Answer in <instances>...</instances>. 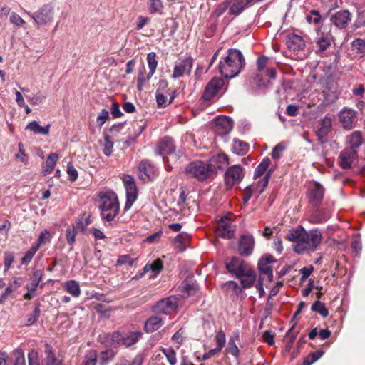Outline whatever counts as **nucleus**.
Returning a JSON list of instances; mask_svg holds the SVG:
<instances>
[{"instance_id": "5", "label": "nucleus", "mask_w": 365, "mask_h": 365, "mask_svg": "<svg viewBox=\"0 0 365 365\" xmlns=\"http://www.w3.org/2000/svg\"><path fill=\"white\" fill-rule=\"evenodd\" d=\"M179 299L175 296H170L159 300L153 307V311L158 314H170L178 307Z\"/></svg>"}, {"instance_id": "12", "label": "nucleus", "mask_w": 365, "mask_h": 365, "mask_svg": "<svg viewBox=\"0 0 365 365\" xmlns=\"http://www.w3.org/2000/svg\"><path fill=\"white\" fill-rule=\"evenodd\" d=\"M211 175L221 170L229 164L228 157L225 154H217L210 158L207 163Z\"/></svg>"}, {"instance_id": "3", "label": "nucleus", "mask_w": 365, "mask_h": 365, "mask_svg": "<svg viewBox=\"0 0 365 365\" xmlns=\"http://www.w3.org/2000/svg\"><path fill=\"white\" fill-rule=\"evenodd\" d=\"M98 197L101 217L108 222L113 221L120 211L117 195L112 191H105L101 192Z\"/></svg>"}, {"instance_id": "45", "label": "nucleus", "mask_w": 365, "mask_h": 365, "mask_svg": "<svg viewBox=\"0 0 365 365\" xmlns=\"http://www.w3.org/2000/svg\"><path fill=\"white\" fill-rule=\"evenodd\" d=\"M269 165V159L268 158H264L255 169L254 175L255 178L262 176L267 170Z\"/></svg>"}, {"instance_id": "9", "label": "nucleus", "mask_w": 365, "mask_h": 365, "mask_svg": "<svg viewBox=\"0 0 365 365\" xmlns=\"http://www.w3.org/2000/svg\"><path fill=\"white\" fill-rule=\"evenodd\" d=\"M53 7L51 4H45L36 12L28 13L38 25H44L53 21Z\"/></svg>"}, {"instance_id": "22", "label": "nucleus", "mask_w": 365, "mask_h": 365, "mask_svg": "<svg viewBox=\"0 0 365 365\" xmlns=\"http://www.w3.org/2000/svg\"><path fill=\"white\" fill-rule=\"evenodd\" d=\"M309 196L310 201L314 204H317L322 201L324 197V189L318 182H312L309 185Z\"/></svg>"}, {"instance_id": "61", "label": "nucleus", "mask_w": 365, "mask_h": 365, "mask_svg": "<svg viewBox=\"0 0 365 365\" xmlns=\"http://www.w3.org/2000/svg\"><path fill=\"white\" fill-rule=\"evenodd\" d=\"M276 75V71L274 68H268L267 70L264 71V73H263L262 81H261V83H257L260 86H266V78H268L267 81L269 82V79H274Z\"/></svg>"}, {"instance_id": "13", "label": "nucleus", "mask_w": 365, "mask_h": 365, "mask_svg": "<svg viewBox=\"0 0 365 365\" xmlns=\"http://www.w3.org/2000/svg\"><path fill=\"white\" fill-rule=\"evenodd\" d=\"M225 267L227 271L235 277H240L242 273L250 267L243 260L237 257H232L229 262H226Z\"/></svg>"}, {"instance_id": "7", "label": "nucleus", "mask_w": 365, "mask_h": 365, "mask_svg": "<svg viewBox=\"0 0 365 365\" xmlns=\"http://www.w3.org/2000/svg\"><path fill=\"white\" fill-rule=\"evenodd\" d=\"M236 225L232 220L226 216L220 218L215 226V235L217 237L230 239L234 236Z\"/></svg>"}, {"instance_id": "24", "label": "nucleus", "mask_w": 365, "mask_h": 365, "mask_svg": "<svg viewBox=\"0 0 365 365\" xmlns=\"http://www.w3.org/2000/svg\"><path fill=\"white\" fill-rule=\"evenodd\" d=\"M346 140L349 145V149L357 150L363 143L362 134L359 131H354L346 136Z\"/></svg>"}, {"instance_id": "25", "label": "nucleus", "mask_w": 365, "mask_h": 365, "mask_svg": "<svg viewBox=\"0 0 365 365\" xmlns=\"http://www.w3.org/2000/svg\"><path fill=\"white\" fill-rule=\"evenodd\" d=\"M239 251H252L255 247V239L252 235L246 234L240 236L238 242Z\"/></svg>"}, {"instance_id": "21", "label": "nucleus", "mask_w": 365, "mask_h": 365, "mask_svg": "<svg viewBox=\"0 0 365 365\" xmlns=\"http://www.w3.org/2000/svg\"><path fill=\"white\" fill-rule=\"evenodd\" d=\"M138 175L143 182L149 181L155 176V168L148 162L142 161L139 165Z\"/></svg>"}, {"instance_id": "38", "label": "nucleus", "mask_w": 365, "mask_h": 365, "mask_svg": "<svg viewBox=\"0 0 365 365\" xmlns=\"http://www.w3.org/2000/svg\"><path fill=\"white\" fill-rule=\"evenodd\" d=\"M267 63V58H266L264 56L259 57L257 59V69H258L259 73H258L255 77V81L257 83H261V81H262L263 73H264V68L266 67Z\"/></svg>"}, {"instance_id": "31", "label": "nucleus", "mask_w": 365, "mask_h": 365, "mask_svg": "<svg viewBox=\"0 0 365 365\" xmlns=\"http://www.w3.org/2000/svg\"><path fill=\"white\" fill-rule=\"evenodd\" d=\"M254 0H232L230 12L234 15L240 14Z\"/></svg>"}, {"instance_id": "56", "label": "nucleus", "mask_w": 365, "mask_h": 365, "mask_svg": "<svg viewBox=\"0 0 365 365\" xmlns=\"http://www.w3.org/2000/svg\"><path fill=\"white\" fill-rule=\"evenodd\" d=\"M46 358L43 360V365H58L57 359L51 350H46Z\"/></svg>"}, {"instance_id": "55", "label": "nucleus", "mask_w": 365, "mask_h": 365, "mask_svg": "<svg viewBox=\"0 0 365 365\" xmlns=\"http://www.w3.org/2000/svg\"><path fill=\"white\" fill-rule=\"evenodd\" d=\"M29 365H43V360L39 359L38 354L35 350H31L28 354Z\"/></svg>"}, {"instance_id": "1", "label": "nucleus", "mask_w": 365, "mask_h": 365, "mask_svg": "<svg viewBox=\"0 0 365 365\" xmlns=\"http://www.w3.org/2000/svg\"><path fill=\"white\" fill-rule=\"evenodd\" d=\"M287 239L295 243L294 251H300V250L317 248L322 242V235L319 229L316 228L307 232L302 226H297L288 231Z\"/></svg>"}, {"instance_id": "43", "label": "nucleus", "mask_w": 365, "mask_h": 365, "mask_svg": "<svg viewBox=\"0 0 365 365\" xmlns=\"http://www.w3.org/2000/svg\"><path fill=\"white\" fill-rule=\"evenodd\" d=\"M147 7L150 14L160 13L163 8V4L161 0H148Z\"/></svg>"}, {"instance_id": "52", "label": "nucleus", "mask_w": 365, "mask_h": 365, "mask_svg": "<svg viewBox=\"0 0 365 365\" xmlns=\"http://www.w3.org/2000/svg\"><path fill=\"white\" fill-rule=\"evenodd\" d=\"M156 102L159 107L165 106L169 105L174 98V96H171L170 100L168 101L166 96L161 93L159 89L156 91Z\"/></svg>"}, {"instance_id": "16", "label": "nucleus", "mask_w": 365, "mask_h": 365, "mask_svg": "<svg viewBox=\"0 0 365 365\" xmlns=\"http://www.w3.org/2000/svg\"><path fill=\"white\" fill-rule=\"evenodd\" d=\"M224 82L220 78H213L207 85L203 93V98L210 100L222 88Z\"/></svg>"}, {"instance_id": "47", "label": "nucleus", "mask_w": 365, "mask_h": 365, "mask_svg": "<svg viewBox=\"0 0 365 365\" xmlns=\"http://www.w3.org/2000/svg\"><path fill=\"white\" fill-rule=\"evenodd\" d=\"M14 358L12 365H26L24 354L22 350L16 349L12 353Z\"/></svg>"}, {"instance_id": "4", "label": "nucleus", "mask_w": 365, "mask_h": 365, "mask_svg": "<svg viewBox=\"0 0 365 365\" xmlns=\"http://www.w3.org/2000/svg\"><path fill=\"white\" fill-rule=\"evenodd\" d=\"M185 174L188 177L196 178L200 181L206 180L212 175L209 165L202 160H195L189 163L185 168Z\"/></svg>"}, {"instance_id": "11", "label": "nucleus", "mask_w": 365, "mask_h": 365, "mask_svg": "<svg viewBox=\"0 0 365 365\" xmlns=\"http://www.w3.org/2000/svg\"><path fill=\"white\" fill-rule=\"evenodd\" d=\"M244 174L241 166L233 165L227 168L225 175L226 185L231 188L235 184L239 183L243 178Z\"/></svg>"}, {"instance_id": "14", "label": "nucleus", "mask_w": 365, "mask_h": 365, "mask_svg": "<svg viewBox=\"0 0 365 365\" xmlns=\"http://www.w3.org/2000/svg\"><path fill=\"white\" fill-rule=\"evenodd\" d=\"M357 158V150L346 148L340 153L339 165L342 168H349L356 163Z\"/></svg>"}, {"instance_id": "35", "label": "nucleus", "mask_w": 365, "mask_h": 365, "mask_svg": "<svg viewBox=\"0 0 365 365\" xmlns=\"http://www.w3.org/2000/svg\"><path fill=\"white\" fill-rule=\"evenodd\" d=\"M115 356V352L112 349H107L100 353L98 361L100 365H107Z\"/></svg>"}, {"instance_id": "64", "label": "nucleus", "mask_w": 365, "mask_h": 365, "mask_svg": "<svg viewBox=\"0 0 365 365\" xmlns=\"http://www.w3.org/2000/svg\"><path fill=\"white\" fill-rule=\"evenodd\" d=\"M108 111L106 109H103L101 113L98 115L96 120L98 126L101 128L103 125L106 123V121L108 120Z\"/></svg>"}, {"instance_id": "20", "label": "nucleus", "mask_w": 365, "mask_h": 365, "mask_svg": "<svg viewBox=\"0 0 365 365\" xmlns=\"http://www.w3.org/2000/svg\"><path fill=\"white\" fill-rule=\"evenodd\" d=\"M332 129V120L330 117L326 115L320 119L318 124V129L316 132L319 139L325 138Z\"/></svg>"}, {"instance_id": "10", "label": "nucleus", "mask_w": 365, "mask_h": 365, "mask_svg": "<svg viewBox=\"0 0 365 365\" xmlns=\"http://www.w3.org/2000/svg\"><path fill=\"white\" fill-rule=\"evenodd\" d=\"M339 120L344 129L351 130L357 123V113L352 108L344 107L339 113Z\"/></svg>"}, {"instance_id": "23", "label": "nucleus", "mask_w": 365, "mask_h": 365, "mask_svg": "<svg viewBox=\"0 0 365 365\" xmlns=\"http://www.w3.org/2000/svg\"><path fill=\"white\" fill-rule=\"evenodd\" d=\"M236 277L240 279L242 288L248 289L253 286L256 280V274L252 269L248 267L240 277Z\"/></svg>"}, {"instance_id": "28", "label": "nucleus", "mask_w": 365, "mask_h": 365, "mask_svg": "<svg viewBox=\"0 0 365 365\" xmlns=\"http://www.w3.org/2000/svg\"><path fill=\"white\" fill-rule=\"evenodd\" d=\"M50 127V124H47L46 126H41L38 122L34 120L26 126V130H30L34 134L46 135L49 133Z\"/></svg>"}, {"instance_id": "39", "label": "nucleus", "mask_w": 365, "mask_h": 365, "mask_svg": "<svg viewBox=\"0 0 365 365\" xmlns=\"http://www.w3.org/2000/svg\"><path fill=\"white\" fill-rule=\"evenodd\" d=\"M40 313H41L40 304L36 303L34 312L31 314H28L26 317V324H25L26 326H31V325L34 324L38 320V319L40 316Z\"/></svg>"}, {"instance_id": "62", "label": "nucleus", "mask_w": 365, "mask_h": 365, "mask_svg": "<svg viewBox=\"0 0 365 365\" xmlns=\"http://www.w3.org/2000/svg\"><path fill=\"white\" fill-rule=\"evenodd\" d=\"M10 21L11 24L17 27H21L24 25V20L16 13L13 12L10 15Z\"/></svg>"}, {"instance_id": "40", "label": "nucleus", "mask_w": 365, "mask_h": 365, "mask_svg": "<svg viewBox=\"0 0 365 365\" xmlns=\"http://www.w3.org/2000/svg\"><path fill=\"white\" fill-rule=\"evenodd\" d=\"M98 354L97 351L91 349L84 356L81 365H96L97 362Z\"/></svg>"}, {"instance_id": "51", "label": "nucleus", "mask_w": 365, "mask_h": 365, "mask_svg": "<svg viewBox=\"0 0 365 365\" xmlns=\"http://www.w3.org/2000/svg\"><path fill=\"white\" fill-rule=\"evenodd\" d=\"M306 20L309 24L313 23L314 24H318L322 20V16L318 11L313 9L310 11L308 15H307Z\"/></svg>"}, {"instance_id": "57", "label": "nucleus", "mask_w": 365, "mask_h": 365, "mask_svg": "<svg viewBox=\"0 0 365 365\" xmlns=\"http://www.w3.org/2000/svg\"><path fill=\"white\" fill-rule=\"evenodd\" d=\"M351 45L353 49L357 53H365V40L357 38L352 42Z\"/></svg>"}, {"instance_id": "29", "label": "nucleus", "mask_w": 365, "mask_h": 365, "mask_svg": "<svg viewBox=\"0 0 365 365\" xmlns=\"http://www.w3.org/2000/svg\"><path fill=\"white\" fill-rule=\"evenodd\" d=\"M143 336V333L139 331H131L123 335L122 345L130 347L135 344Z\"/></svg>"}, {"instance_id": "37", "label": "nucleus", "mask_w": 365, "mask_h": 365, "mask_svg": "<svg viewBox=\"0 0 365 365\" xmlns=\"http://www.w3.org/2000/svg\"><path fill=\"white\" fill-rule=\"evenodd\" d=\"M147 61L149 68V73L148 74V78H150L154 74L157 66L158 61L156 60V54L154 52H150L147 55Z\"/></svg>"}, {"instance_id": "15", "label": "nucleus", "mask_w": 365, "mask_h": 365, "mask_svg": "<svg viewBox=\"0 0 365 365\" xmlns=\"http://www.w3.org/2000/svg\"><path fill=\"white\" fill-rule=\"evenodd\" d=\"M192 59L191 58H186L177 62L175 65L173 78H178L185 74H189L192 68Z\"/></svg>"}, {"instance_id": "50", "label": "nucleus", "mask_w": 365, "mask_h": 365, "mask_svg": "<svg viewBox=\"0 0 365 365\" xmlns=\"http://www.w3.org/2000/svg\"><path fill=\"white\" fill-rule=\"evenodd\" d=\"M162 351L166 357L170 365H175L177 363L176 353L173 349H163Z\"/></svg>"}, {"instance_id": "32", "label": "nucleus", "mask_w": 365, "mask_h": 365, "mask_svg": "<svg viewBox=\"0 0 365 365\" xmlns=\"http://www.w3.org/2000/svg\"><path fill=\"white\" fill-rule=\"evenodd\" d=\"M63 287L65 290L75 298H77L81 295V291L80 285L78 282L75 280H68L65 282Z\"/></svg>"}, {"instance_id": "49", "label": "nucleus", "mask_w": 365, "mask_h": 365, "mask_svg": "<svg viewBox=\"0 0 365 365\" xmlns=\"http://www.w3.org/2000/svg\"><path fill=\"white\" fill-rule=\"evenodd\" d=\"M226 351L228 354L232 355L235 359H238L240 356V349L234 341V338H230Z\"/></svg>"}, {"instance_id": "58", "label": "nucleus", "mask_w": 365, "mask_h": 365, "mask_svg": "<svg viewBox=\"0 0 365 365\" xmlns=\"http://www.w3.org/2000/svg\"><path fill=\"white\" fill-rule=\"evenodd\" d=\"M110 344L111 346L122 344L123 335L118 331H114L108 335Z\"/></svg>"}, {"instance_id": "6", "label": "nucleus", "mask_w": 365, "mask_h": 365, "mask_svg": "<svg viewBox=\"0 0 365 365\" xmlns=\"http://www.w3.org/2000/svg\"><path fill=\"white\" fill-rule=\"evenodd\" d=\"M175 147L171 138L165 137L159 142L156 154L163 156V161L169 163L170 160H176V155L175 154Z\"/></svg>"}, {"instance_id": "27", "label": "nucleus", "mask_w": 365, "mask_h": 365, "mask_svg": "<svg viewBox=\"0 0 365 365\" xmlns=\"http://www.w3.org/2000/svg\"><path fill=\"white\" fill-rule=\"evenodd\" d=\"M162 326V319L157 316H153L145 322L144 329L148 333H152L158 330Z\"/></svg>"}, {"instance_id": "53", "label": "nucleus", "mask_w": 365, "mask_h": 365, "mask_svg": "<svg viewBox=\"0 0 365 365\" xmlns=\"http://www.w3.org/2000/svg\"><path fill=\"white\" fill-rule=\"evenodd\" d=\"M185 330L183 328H180L172 336V341L173 343L177 344L178 348L182 344L185 339Z\"/></svg>"}, {"instance_id": "42", "label": "nucleus", "mask_w": 365, "mask_h": 365, "mask_svg": "<svg viewBox=\"0 0 365 365\" xmlns=\"http://www.w3.org/2000/svg\"><path fill=\"white\" fill-rule=\"evenodd\" d=\"M232 150L235 153L239 155H243L248 150V145L240 140H235Z\"/></svg>"}, {"instance_id": "18", "label": "nucleus", "mask_w": 365, "mask_h": 365, "mask_svg": "<svg viewBox=\"0 0 365 365\" xmlns=\"http://www.w3.org/2000/svg\"><path fill=\"white\" fill-rule=\"evenodd\" d=\"M215 130L219 135H226L232 129L233 123L230 118L220 116L215 119Z\"/></svg>"}, {"instance_id": "8", "label": "nucleus", "mask_w": 365, "mask_h": 365, "mask_svg": "<svg viewBox=\"0 0 365 365\" xmlns=\"http://www.w3.org/2000/svg\"><path fill=\"white\" fill-rule=\"evenodd\" d=\"M126 191V202L124 210H129L137 199V187L134 178L129 175H124L122 178Z\"/></svg>"}, {"instance_id": "2", "label": "nucleus", "mask_w": 365, "mask_h": 365, "mask_svg": "<svg viewBox=\"0 0 365 365\" xmlns=\"http://www.w3.org/2000/svg\"><path fill=\"white\" fill-rule=\"evenodd\" d=\"M242 53L237 49H229L227 56L220 62L219 70L226 78H232L239 74L244 66Z\"/></svg>"}, {"instance_id": "19", "label": "nucleus", "mask_w": 365, "mask_h": 365, "mask_svg": "<svg viewBox=\"0 0 365 365\" xmlns=\"http://www.w3.org/2000/svg\"><path fill=\"white\" fill-rule=\"evenodd\" d=\"M351 21L350 13L347 10H341L335 13L331 18V21L339 29L346 28Z\"/></svg>"}, {"instance_id": "44", "label": "nucleus", "mask_w": 365, "mask_h": 365, "mask_svg": "<svg viewBox=\"0 0 365 365\" xmlns=\"http://www.w3.org/2000/svg\"><path fill=\"white\" fill-rule=\"evenodd\" d=\"M163 268L162 261L159 259L155 260L152 264H147L144 267V272L151 270L154 274L160 273Z\"/></svg>"}, {"instance_id": "30", "label": "nucleus", "mask_w": 365, "mask_h": 365, "mask_svg": "<svg viewBox=\"0 0 365 365\" xmlns=\"http://www.w3.org/2000/svg\"><path fill=\"white\" fill-rule=\"evenodd\" d=\"M84 227L81 221L76 222V225L70 226L66 230L67 242L72 245L75 242L76 235L79 230L83 231Z\"/></svg>"}, {"instance_id": "48", "label": "nucleus", "mask_w": 365, "mask_h": 365, "mask_svg": "<svg viewBox=\"0 0 365 365\" xmlns=\"http://www.w3.org/2000/svg\"><path fill=\"white\" fill-rule=\"evenodd\" d=\"M312 310L313 312H318L323 317H326L329 314L328 309L326 308L325 304L323 302H320V301H316L312 304Z\"/></svg>"}, {"instance_id": "36", "label": "nucleus", "mask_w": 365, "mask_h": 365, "mask_svg": "<svg viewBox=\"0 0 365 365\" xmlns=\"http://www.w3.org/2000/svg\"><path fill=\"white\" fill-rule=\"evenodd\" d=\"M317 44L321 51H325L331 44V38L329 34H321L317 39Z\"/></svg>"}, {"instance_id": "60", "label": "nucleus", "mask_w": 365, "mask_h": 365, "mask_svg": "<svg viewBox=\"0 0 365 365\" xmlns=\"http://www.w3.org/2000/svg\"><path fill=\"white\" fill-rule=\"evenodd\" d=\"M215 341L217 343V348L222 351L226 342V336L223 331H220L217 332L215 336Z\"/></svg>"}, {"instance_id": "33", "label": "nucleus", "mask_w": 365, "mask_h": 365, "mask_svg": "<svg viewBox=\"0 0 365 365\" xmlns=\"http://www.w3.org/2000/svg\"><path fill=\"white\" fill-rule=\"evenodd\" d=\"M58 159H59V156L56 153H51L48 156L46 163L43 166V175H46L53 171Z\"/></svg>"}, {"instance_id": "54", "label": "nucleus", "mask_w": 365, "mask_h": 365, "mask_svg": "<svg viewBox=\"0 0 365 365\" xmlns=\"http://www.w3.org/2000/svg\"><path fill=\"white\" fill-rule=\"evenodd\" d=\"M144 361V357L143 354H137L131 361L128 360L120 361L116 365H142Z\"/></svg>"}, {"instance_id": "26", "label": "nucleus", "mask_w": 365, "mask_h": 365, "mask_svg": "<svg viewBox=\"0 0 365 365\" xmlns=\"http://www.w3.org/2000/svg\"><path fill=\"white\" fill-rule=\"evenodd\" d=\"M275 259L272 255H264L258 262V269L262 274H266L272 271L270 266L271 263L275 262Z\"/></svg>"}, {"instance_id": "59", "label": "nucleus", "mask_w": 365, "mask_h": 365, "mask_svg": "<svg viewBox=\"0 0 365 365\" xmlns=\"http://www.w3.org/2000/svg\"><path fill=\"white\" fill-rule=\"evenodd\" d=\"M137 259V257H131L130 255H121L117 262L118 265L129 264L132 265L133 262Z\"/></svg>"}, {"instance_id": "63", "label": "nucleus", "mask_w": 365, "mask_h": 365, "mask_svg": "<svg viewBox=\"0 0 365 365\" xmlns=\"http://www.w3.org/2000/svg\"><path fill=\"white\" fill-rule=\"evenodd\" d=\"M18 149L19 152L15 155V158L17 160H19L22 163H26L27 162V156L25 153L24 149V145L22 143H19L18 144Z\"/></svg>"}, {"instance_id": "17", "label": "nucleus", "mask_w": 365, "mask_h": 365, "mask_svg": "<svg viewBox=\"0 0 365 365\" xmlns=\"http://www.w3.org/2000/svg\"><path fill=\"white\" fill-rule=\"evenodd\" d=\"M286 45L289 51L297 53L304 49L305 42L300 36L291 34L287 36Z\"/></svg>"}, {"instance_id": "34", "label": "nucleus", "mask_w": 365, "mask_h": 365, "mask_svg": "<svg viewBox=\"0 0 365 365\" xmlns=\"http://www.w3.org/2000/svg\"><path fill=\"white\" fill-rule=\"evenodd\" d=\"M329 214L323 210H316L310 217L309 222L313 224H318L325 222L329 218Z\"/></svg>"}, {"instance_id": "46", "label": "nucleus", "mask_w": 365, "mask_h": 365, "mask_svg": "<svg viewBox=\"0 0 365 365\" xmlns=\"http://www.w3.org/2000/svg\"><path fill=\"white\" fill-rule=\"evenodd\" d=\"M50 240L51 233L49 231L45 230L40 234L37 240L36 246H34L32 248L34 250L33 251H36L39 248L40 245L49 242Z\"/></svg>"}, {"instance_id": "41", "label": "nucleus", "mask_w": 365, "mask_h": 365, "mask_svg": "<svg viewBox=\"0 0 365 365\" xmlns=\"http://www.w3.org/2000/svg\"><path fill=\"white\" fill-rule=\"evenodd\" d=\"M103 152L106 156H110L113 152V143L108 135H104L103 140L101 142Z\"/></svg>"}]
</instances>
